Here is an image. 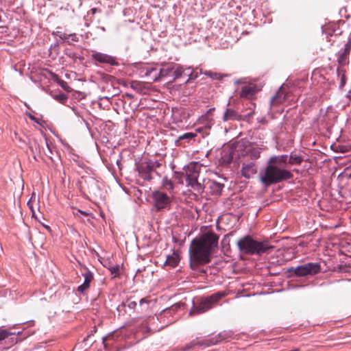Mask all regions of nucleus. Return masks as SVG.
<instances>
[{
    "label": "nucleus",
    "mask_w": 351,
    "mask_h": 351,
    "mask_svg": "<svg viewBox=\"0 0 351 351\" xmlns=\"http://www.w3.org/2000/svg\"><path fill=\"white\" fill-rule=\"evenodd\" d=\"M113 337H114V334L113 333L108 334L107 336H106L105 337L103 338L104 343H105V342L106 341H110V340L112 339Z\"/></svg>",
    "instance_id": "40"
},
{
    "label": "nucleus",
    "mask_w": 351,
    "mask_h": 351,
    "mask_svg": "<svg viewBox=\"0 0 351 351\" xmlns=\"http://www.w3.org/2000/svg\"><path fill=\"white\" fill-rule=\"evenodd\" d=\"M58 84L60 86L65 90L69 92L71 90V88L68 86L67 83L64 80H59Z\"/></svg>",
    "instance_id": "35"
},
{
    "label": "nucleus",
    "mask_w": 351,
    "mask_h": 351,
    "mask_svg": "<svg viewBox=\"0 0 351 351\" xmlns=\"http://www.w3.org/2000/svg\"><path fill=\"white\" fill-rule=\"evenodd\" d=\"M237 246L243 253L247 254L261 255L264 253H270L274 246L269 245L267 241L259 242L254 240L251 237L246 236L237 241Z\"/></svg>",
    "instance_id": "2"
},
{
    "label": "nucleus",
    "mask_w": 351,
    "mask_h": 351,
    "mask_svg": "<svg viewBox=\"0 0 351 351\" xmlns=\"http://www.w3.org/2000/svg\"><path fill=\"white\" fill-rule=\"evenodd\" d=\"M138 84H138V82H136V81H135V82H132L131 83V87H132V88H134V89H136V88H137V86H138Z\"/></svg>",
    "instance_id": "44"
},
{
    "label": "nucleus",
    "mask_w": 351,
    "mask_h": 351,
    "mask_svg": "<svg viewBox=\"0 0 351 351\" xmlns=\"http://www.w3.org/2000/svg\"><path fill=\"white\" fill-rule=\"evenodd\" d=\"M202 167H203L202 165L201 164H199V162H193V163H191L189 166V169L191 171H193V172L194 173H197V174H199L201 173L200 170Z\"/></svg>",
    "instance_id": "24"
},
{
    "label": "nucleus",
    "mask_w": 351,
    "mask_h": 351,
    "mask_svg": "<svg viewBox=\"0 0 351 351\" xmlns=\"http://www.w3.org/2000/svg\"><path fill=\"white\" fill-rule=\"evenodd\" d=\"M258 91L256 86L254 84L244 85L241 90L239 95L241 98L251 99Z\"/></svg>",
    "instance_id": "10"
},
{
    "label": "nucleus",
    "mask_w": 351,
    "mask_h": 351,
    "mask_svg": "<svg viewBox=\"0 0 351 351\" xmlns=\"http://www.w3.org/2000/svg\"><path fill=\"white\" fill-rule=\"evenodd\" d=\"M186 183L196 191H199L202 189V184L197 181V177H186Z\"/></svg>",
    "instance_id": "17"
},
{
    "label": "nucleus",
    "mask_w": 351,
    "mask_h": 351,
    "mask_svg": "<svg viewBox=\"0 0 351 351\" xmlns=\"http://www.w3.org/2000/svg\"><path fill=\"white\" fill-rule=\"evenodd\" d=\"M302 161V158L300 156L291 155L288 156V166L290 164H300Z\"/></svg>",
    "instance_id": "22"
},
{
    "label": "nucleus",
    "mask_w": 351,
    "mask_h": 351,
    "mask_svg": "<svg viewBox=\"0 0 351 351\" xmlns=\"http://www.w3.org/2000/svg\"><path fill=\"white\" fill-rule=\"evenodd\" d=\"M347 56L348 55L346 53H343L340 54L338 58V62L341 66L346 65L348 63Z\"/></svg>",
    "instance_id": "32"
},
{
    "label": "nucleus",
    "mask_w": 351,
    "mask_h": 351,
    "mask_svg": "<svg viewBox=\"0 0 351 351\" xmlns=\"http://www.w3.org/2000/svg\"><path fill=\"white\" fill-rule=\"evenodd\" d=\"M350 46L348 43H347L346 45V47H345V49H344V51L343 52V53H346L347 55L350 53Z\"/></svg>",
    "instance_id": "42"
},
{
    "label": "nucleus",
    "mask_w": 351,
    "mask_h": 351,
    "mask_svg": "<svg viewBox=\"0 0 351 351\" xmlns=\"http://www.w3.org/2000/svg\"><path fill=\"white\" fill-rule=\"evenodd\" d=\"M330 148L332 149H333L334 151L338 152H341V153H344L347 151V149H346V147L343 145H332L330 146Z\"/></svg>",
    "instance_id": "33"
},
{
    "label": "nucleus",
    "mask_w": 351,
    "mask_h": 351,
    "mask_svg": "<svg viewBox=\"0 0 351 351\" xmlns=\"http://www.w3.org/2000/svg\"><path fill=\"white\" fill-rule=\"evenodd\" d=\"M152 198L157 211L167 208L171 203L170 197L166 193L161 191H154L152 193Z\"/></svg>",
    "instance_id": "7"
},
{
    "label": "nucleus",
    "mask_w": 351,
    "mask_h": 351,
    "mask_svg": "<svg viewBox=\"0 0 351 351\" xmlns=\"http://www.w3.org/2000/svg\"><path fill=\"white\" fill-rule=\"evenodd\" d=\"M174 70V66L172 64H167L160 71V77H165L169 75Z\"/></svg>",
    "instance_id": "19"
},
{
    "label": "nucleus",
    "mask_w": 351,
    "mask_h": 351,
    "mask_svg": "<svg viewBox=\"0 0 351 351\" xmlns=\"http://www.w3.org/2000/svg\"><path fill=\"white\" fill-rule=\"evenodd\" d=\"M257 173V167L254 162H250V164L245 165L242 168L241 176H251Z\"/></svg>",
    "instance_id": "15"
},
{
    "label": "nucleus",
    "mask_w": 351,
    "mask_h": 351,
    "mask_svg": "<svg viewBox=\"0 0 351 351\" xmlns=\"http://www.w3.org/2000/svg\"><path fill=\"white\" fill-rule=\"evenodd\" d=\"M149 179L148 180H150L152 178V176H149V177H147Z\"/></svg>",
    "instance_id": "45"
},
{
    "label": "nucleus",
    "mask_w": 351,
    "mask_h": 351,
    "mask_svg": "<svg viewBox=\"0 0 351 351\" xmlns=\"http://www.w3.org/2000/svg\"><path fill=\"white\" fill-rule=\"evenodd\" d=\"M226 295L227 293L226 292L219 291L202 298L198 304H193L189 311V315L194 316L209 311L218 305L219 301Z\"/></svg>",
    "instance_id": "4"
},
{
    "label": "nucleus",
    "mask_w": 351,
    "mask_h": 351,
    "mask_svg": "<svg viewBox=\"0 0 351 351\" xmlns=\"http://www.w3.org/2000/svg\"><path fill=\"white\" fill-rule=\"evenodd\" d=\"M335 27H336L335 24H329L326 26L324 31L326 32L327 34L332 36L333 34H335Z\"/></svg>",
    "instance_id": "31"
},
{
    "label": "nucleus",
    "mask_w": 351,
    "mask_h": 351,
    "mask_svg": "<svg viewBox=\"0 0 351 351\" xmlns=\"http://www.w3.org/2000/svg\"><path fill=\"white\" fill-rule=\"evenodd\" d=\"M80 213L84 216H88L90 215L88 213H87L86 211H83L80 209H77L76 211H73V215L76 217H78Z\"/></svg>",
    "instance_id": "37"
},
{
    "label": "nucleus",
    "mask_w": 351,
    "mask_h": 351,
    "mask_svg": "<svg viewBox=\"0 0 351 351\" xmlns=\"http://www.w3.org/2000/svg\"><path fill=\"white\" fill-rule=\"evenodd\" d=\"M91 57L93 60L103 64H108L112 66H117L119 62L117 58L114 56L98 52L97 51H93Z\"/></svg>",
    "instance_id": "8"
},
{
    "label": "nucleus",
    "mask_w": 351,
    "mask_h": 351,
    "mask_svg": "<svg viewBox=\"0 0 351 351\" xmlns=\"http://www.w3.org/2000/svg\"><path fill=\"white\" fill-rule=\"evenodd\" d=\"M108 269L111 274L114 276V277L118 276L119 275L120 266L119 265L111 266L108 268Z\"/></svg>",
    "instance_id": "28"
},
{
    "label": "nucleus",
    "mask_w": 351,
    "mask_h": 351,
    "mask_svg": "<svg viewBox=\"0 0 351 351\" xmlns=\"http://www.w3.org/2000/svg\"><path fill=\"white\" fill-rule=\"evenodd\" d=\"M13 335V333L9 332L5 329L0 330V342L7 339L9 336Z\"/></svg>",
    "instance_id": "29"
},
{
    "label": "nucleus",
    "mask_w": 351,
    "mask_h": 351,
    "mask_svg": "<svg viewBox=\"0 0 351 351\" xmlns=\"http://www.w3.org/2000/svg\"><path fill=\"white\" fill-rule=\"evenodd\" d=\"M198 77V72L197 71V69L195 70H193L190 74H189V79L190 80H194L196 79Z\"/></svg>",
    "instance_id": "38"
},
{
    "label": "nucleus",
    "mask_w": 351,
    "mask_h": 351,
    "mask_svg": "<svg viewBox=\"0 0 351 351\" xmlns=\"http://www.w3.org/2000/svg\"><path fill=\"white\" fill-rule=\"evenodd\" d=\"M173 71V76L174 78H178L182 76V73H184V69L182 66H178Z\"/></svg>",
    "instance_id": "34"
},
{
    "label": "nucleus",
    "mask_w": 351,
    "mask_h": 351,
    "mask_svg": "<svg viewBox=\"0 0 351 351\" xmlns=\"http://www.w3.org/2000/svg\"><path fill=\"white\" fill-rule=\"evenodd\" d=\"M82 276L84 277V283L77 287V291L82 293L89 289L90 284L93 280V273L88 269L82 274Z\"/></svg>",
    "instance_id": "11"
},
{
    "label": "nucleus",
    "mask_w": 351,
    "mask_h": 351,
    "mask_svg": "<svg viewBox=\"0 0 351 351\" xmlns=\"http://www.w3.org/2000/svg\"><path fill=\"white\" fill-rule=\"evenodd\" d=\"M34 203H36V204H38V202H36L35 194L33 193L30 199L27 202V206L32 211V217L36 218V213H35V210H34Z\"/></svg>",
    "instance_id": "21"
},
{
    "label": "nucleus",
    "mask_w": 351,
    "mask_h": 351,
    "mask_svg": "<svg viewBox=\"0 0 351 351\" xmlns=\"http://www.w3.org/2000/svg\"><path fill=\"white\" fill-rule=\"evenodd\" d=\"M196 136H197V134L195 133L186 132V133L178 136V140L176 141V143L178 145H180V141H182V140L190 141L191 139H193Z\"/></svg>",
    "instance_id": "20"
},
{
    "label": "nucleus",
    "mask_w": 351,
    "mask_h": 351,
    "mask_svg": "<svg viewBox=\"0 0 351 351\" xmlns=\"http://www.w3.org/2000/svg\"><path fill=\"white\" fill-rule=\"evenodd\" d=\"M204 74L213 80H221L223 78V75L221 73H213L212 71H205Z\"/></svg>",
    "instance_id": "27"
},
{
    "label": "nucleus",
    "mask_w": 351,
    "mask_h": 351,
    "mask_svg": "<svg viewBox=\"0 0 351 351\" xmlns=\"http://www.w3.org/2000/svg\"><path fill=\"white\" fill-rule=\"evenodd\" d=\"M261 150L258 148H253L250 150V155L252 159H257L260 157Z\"/></svg>",
    "instance_id": "30"
},
{
    "label": "nucleus",
    "mask_w": 351,
    "mask_h": 351,
    "mask_svg": "<svg viewBox=\"0 0 351 351\" xmlns=\"http://www.w3.org/2000/svg\"><path fill=\"white\" fill-rule=\"evenodd\" d=\"M69 38H71V40L73 42H77L78 41V38L77 36H76L75 34H69Z\"/></svg>",
    "instance_id": "41"
},
{
    "label": "nucleus",
    "mask_w": 351,
    "mask_h": 351,
    "mask_svg": "<svg viewBox=\"0 0 351 351\" xmlns=\"http://www.w3.org/2000/svg\"><path fill=\"white\" fill-rule=\"evenodd\" d=\"M214 343H215L213 341H212L211 340H210V339L209 340H205V341H200L198 339H195L191 341L188 344H186L185 346L184 350H191V349L193 348L194 347H195L197 346H209L211 344H214Z\"/></svg>",
    "instance_id": "14"
},
{
    "label": "nucleus",
    "mask_w": 351,
    "mask_h": 351,
    "mask_svg": "<svg viewBox=\"0 0 351 351\" xmlns=\"http://www.w3.org/2000/svg\"><path fill=\"white\" fill-rule=\"evenodd\" d=\"M265 176H291L288 169V156L271 157L268 160Z\"/></svg>",
    "instance_id": "3"
},
{
    "label": "nucleus",
    "mask_w": 351,
    "mask_h": 351,
    "mask_svg": "<svg viewBox=\"0 0 351 351\" xmlns=\"http://www.w3.org/2000/svg\"><path fill=\"white\" fill-rule=\"evenodd\" d=\"M242 116L239 114L237 111L232 108H227L223 115L222 119L223 121H240Z\"/></svg>",
    "instance_id": "12"
},
{
    "label": "nucleus",
    "mask_w": 351,
    "mask_h": 351,
    "mask_svg": "<svg viewBox=\"0 0 351 351\" xmlns=\"http://www.w3.org/2000/svg\"><path fill=\"white\" fill-rule=\"evenodd\" d=\"M321 271V265L318 263H308L295 267H291L288 271L297 277L314 276Z\"/></svg>",
    "instance_id": "5"
},
{
    "label": "nucleus",
    "mask_w": 351,
    "mask_h": 351,
    "mask_svg": "<svg viewBox=\"0 0 351 351\" xmlns=\"http://www.w3.org/2000/svg\"><path fill=\"white\" fill-rule=\"evenodd\" d=\"M180 260V258L178 253L174 251L171 255H169L167 257L164 265L173 268L178 265Z\"/></svg>",
    "instance_id": "13"
},
{
    "label": "nucleus",
    "mask_w": 351,
    "mask_h": 351,
    "mask_svg": "<svg viewBox=\"0 0 351 351\" xmlns=\"http://www.w3.org/2000/svg\"><path fill=\"white\" fill-rule=\"evenodd\" d=\"M288 177H261V182L266 186L281 182Z\"/></svg>",
    "instance_id": "16"
},
{
    "label": "nucleus",
    "mask_w": 351,
    "mask_h": 351,
    "mask_svg": "<svg viewBox=\"0 0 351 351\" xmlns=\"http://www.w3.org/2000/svg\"><path fill=\"white\" fill-rule=\"evenodd\" d=\"M57 36H58L61 39H69V34L66 33L57 32Z\"/></svg>",
    "instance_id": "39"
},
{
    "label": "nucleus",
    "mask_w": 351,
    "mask_h": 351,
    "mask_svg": "<svg viewBox=\"0 0 351 351\" xmlns=\"http://www.w3.org/2000/svg\"><path fill=\"white\" fill-rule=\"evenodd\" d=\"M219 236L213 231H208L199 237L193 239L189 247L190 266L197 269L199 265L210 262L214 248L218 245Z\"/></svg>",
    "instance_id": "1"
},
{
    "label": "nucleus",
    "mask_w": 351,
    "mask_h": 351,
    "mask_svg": "<svg viewBox=\"0 0 351 351\" xmlns=\"http://www.w3.org/2000/svg\"><path fill=\"white\" fill-rule=\"evenodd\" d=\"M233 159V151L229 149L228 151H223L221 157V160L224 163H230Z\"/></svg>",
    "instance_id": "18"
},
{
    "label": "nucleus",
    "mask_w": 351,
    "mask_h": 351,
    "mask_svg": "<svg viewBox=\"0 0 351 351\" xmlns=\"http://www.w3.org/2000/svg\"><path fill=\"white\" fill-rule=\"evenodd\" d=\"M52 97L55 100L62 104L68 99V96L64 93L52 95Z\"/></svg>",
    "instance_id": "23"
},
{
    "label": "nucleus",
    "mask_w": 351,
    "mask_h": 351,
    "mask_svg": "<svg viewBox=\"0 0 351 351\" xmlns=\"http://www.w3.org/2000/svg\"><path fill=\"white\" fill-rule=\"evenodd\" d=\"M163 187L167 190H172L173 189V183L171 180H169L167 177H165L162 180Z\"/></svg>",
    "instance_id": "26"
},
{
    "label": "nucleus",
    "mask_w": 351,
    "mask_h": 351,
    "mask_svg": "<svg viewBox=\"0 0 351 351\" xmlns=\"http://www.w3.org/2000/svg\"><path fill=\"white\" fill-rule=\"evenodd\" d=\"M346 84V77L343 75L341 77V86H343Z\"/></svg>",
    "instance_id": "43"
},
{
    "label": "nucleus",
    "mask_w": 351,
    "mask_h": 351,
    "mask_svg": "<svg viewBox=\"0 0 351 351\" xmlns=\"http://www.w3.org/2000/svg\"><path fill=\"white\" fill-rule=\"evenodd\" d=\"M137 304L135 301H132L130 299L127 300V306L130 309H134L136 306Z\"/></svg>",
    "instance_id": "36"
},
{
    "label": "nucleus",
    "mask_w": 351,
    "mask_h": 351,
    "mask_svg": "<svg viewBox=\"0 0 351 351\" xmlns=\"http://www.w3.org/2000/svg\"><path fill=\"white\" fill-rule=\"evenodd\" d=\"M288 93L286 90V88L283 86H281L276 94L271 98L270 106H276L282 104L286 101Z\"/></svg>",
    "instance_id": "9"
},
{
    "label": "nucleus",
    "mask_w": 351,
    "mask_h": 351,
    "mask_svg": "<svg viewBox=\"0 0 351 351\" xmlns=\"http://www.w3.org/2000/svg\"><path fill=\"white\" fill-rule=\"evenodd\" d=\"M136 169L140 174L150 176L152 173L158 174L156 169L160 167V164L158 161H153L146 157H143L136 162Z\"/></svg>",
    "instance_id": "6"
},
{
    "label": "nucleus",
    "mask_w": 351,
    "mask_h": 351,
    "mask_svg": "<svg viewBox=\"0 0 351 351\" xmlns=\"http://www.w3.org/2000/svg\"><path fill=\"white\" fill-rule=\"evenodd\" d=\"M139 304L141 308V311L146 312L149 308V300L147 298H143L140 300Z\"/></svg>",
    "instance_id": "25"
}]
</instances>
